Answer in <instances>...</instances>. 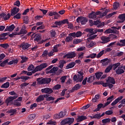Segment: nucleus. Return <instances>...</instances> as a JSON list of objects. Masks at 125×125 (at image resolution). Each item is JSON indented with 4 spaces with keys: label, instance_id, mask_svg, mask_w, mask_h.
<instances>
[{
    "label": "nucleus",
    "instance_id": "obj_9",
    "mask_svg": "<svg viewBox=\"0 0 125 125\" xmlns=\"http://www.w3.org/2000/svg\"><path fill=\"white\" fill-rule=\"evenodd\" d=\"M58 67H53L51 69H50L48 67L46 68L45 71H46V74H52L55 73L58 71Z\"/></svg>",
    "mask_w": 125,
    "mask_h": 125
},
{
    "label": "nucleus",
    "instance_id": "obj_27",
    "mask_svg": "<svg viewBox=\"0 0 125 125\" xmlns=\"http://www.w3.org/2000/svg\"><path fill=\"white\" fill-rule=\"evenodd\" d=\"M117 45L120 47L125 46V39L120 40V42L117 43Z\"/></svg>",
    "mask_w": 125,
    "mask_h": 125
},
{
    "label": "nucleus",
    "instance_id": "obj_18",
    "mask_svg": "<svg viewBox=\"0 0 125 125\" xmlns=\"http://www.w3.org/2000/svg\"><path fill=\"white\" fill-rule=\"evenodd\" d=\"M96 79V77L94 74H91L90 77L87 79V82L88 83H92Z\"/></svg>",
    "mask_w": 125,
    "mask_h": 125
},
{
    "label": "nucleus",
    "instance_id": "obj_34",
    "mask_svg": "<svg viewBox=\"0 0 125 125\" xmlns=\"http://www.w3.org/2000/svg\"><path fill=\"white\" fill-rule=\"evenodd\" d=\"M8 61H9V59L5 60L4 62L0 63V66L2 67H4L5 65L7 64Z\"/></svg>",
    "mask_w": 125,
    "mask_h": 125
},
{
    "label": "nucleus",
    "instance_id": "obj_50",
    "mask_svg": "<svg viewBox=\"0 0 125 125\" xmlns=\"http://www.w3.org/2000/svg\"><path fill=\"white\" fill-rule=\"evenodd\" d=\"M116 14H117V12H116L111 13L109 14L108 15H106V18L109 19V18L112 17L113 16L116 15Z\"/></svg>",
    "mask_w": 125,
    "mask_h": 125
},
{
    "label": "nucleus",
    "instance_id": "obj_32",
    "mask_svg": "<svg viewBox=\"0 0 125 125\" xmlns=\"http://www.w3.org/2000/svg\"><path fill=\"white\" fill-rule=\"evenodd\" d=\"M43 100H44V98L42 95H40L36 99V101L37 103H40L41 102L43 101Z\"/></svg>",
    "mask_w": 125,
    "mask_h": 125
},
{
    "label": "nucleus",
    "instance_id": "obj_41",
    "mask_svg": "<svg viewBox=\"0 0 125 125\" xmlns=\"http://www.w3.org/2000/svg\"><path fill=\"white\" fill-rule=\"evenodd\" d=\"M7 28H8L9 32H12L16 28V26L14 24H12L11 25L7 26Z\"/></svg>",
    "mask_w": 125,
    "mask_h": 125
},
{
    "label": "nucleus",
    "instance_id": "obj_6",
    "mask_svg": "<svg viewBox=\"0 0 125 125\" xmlns=\"http://www.w3.org/2000/svg\"><path fill=\"white\" fill-rule=\"evenodd\" d=\"M66 112L61 111L59 114H56L54 115V119H61L66 116Z\"/></svg>",
    "mask_w": 125,
    "mask_h": 125
},
{
    "label": "nucleus",
    "instance_id": "obj_13",
    "mask_svg": "<svg viewBox=\"0 0 125 125\" xmlns=\"http://www.w3.org/2000/svg\"><path fill=\"white\" fill-rule=\"evenodd\" d=\"M20 11V9L19 8H17V7H15L13 8V9H12L11 10V16H14L16 14L18 13V12Z\"/></svg>",
    "mask_w": 125,
    "mask_h": 125
},
{
    "label": "nucleus",
    "instance_id": "obj_43",
    "mask_svg": "<svg viewBox=\"0 0 125 125\" xmlns=\"http://www.w3.org/2000/svg\"><path fill=\"white\" fill-rule=\"evenodd\" d=\"M112 69V65H109L106 68V69H105V73H107L109 72H110V71H111V70Z\"/></svg>",
    "mask_w": 125,
    "mask_h": 125
},
{
    "label": "nucleus",
    "instance_id": "obj_57",
    "mask_svg": "<svg viewBox=\"0 0 125 125\" xmlns=\"http://www.w3.org/2000/svg\"><path fill=\"white\" fill-rule=\"evenodd\" d=\"M14 5L15 6H18V7H20L21 5V2L19 0H17L14 3Z\"/></svg>",
    "mask_w": 125,
    "mask_h": 125
},
{
    "label": "nucleus",
    "instance_id": "obj_24",
    "mask_svg": "<svg viewBox=\"0 0 125 125\" xmlns=\"http://www.w3.org/2000/svg\"><path fill=\"white\" fill-rule=\"evenodd\" d=\"M17 112V110L16 109H9V110H7L6 113L8 114H10V116H14V115L16 114Z\"/></svg>",
    "mask_w": 125,
    "mask_h": 125
},
{
    "label": "nucleus",
    "instance_id": "obj_47",
    "mask_svg": "<svg viewBox=\"0 0 125 125\" xmlns=\"http://www.w3.org/2000/svg\"><path fill=\"white\" fill-rule=\"evenodd\" d=\"M50 34L51 37L52 38H54L56 36V32H55V30L54 29H52L50 31Z\"/></svg>",
    "mask_w": 125,
    "mask_h": 125
},
{
    "label": "nucleus",
    "instance_id": "obj_4",
    "mask_svg": "<svg viewBox=\"0 0 125 125\" xmlns=\"http://www.w3.org/2000/svg\"><path fill=\"white\" fill-rule=\"evenodd\" d=\"M75 121V118H67L63 119L61 122V125H71L74 121Z\"/></svg>",
    "mask_w": 125,
    "mask_h": 125
},
{
    "label": "nucleus",
    "instance_id": "obj_29",
    "mask_svg": "<svg viewBox=\"0 0 125 125\" xmlns=\"http://www.w3.org/2000/svg\"><path fill=\"white\" fill-rule=\"evenodd\" d=\"M20 58H21V59L22 60L20 62L21 63V64H23V63L26 62L28 61V60L29 59L28 58H27L26 57H24L23 56H20Z\"/></svg>",
    "mask_w": 125,
    "mask_h": 125
},
{
    "label": "nucleus",
    "instance_id": "obj_51",
    "mask_svg": "<svg viewBox=\"0 0 125 125\" xmlns=\"http://www.w3.org/2000/svg\"><path fill=\"white\" fill-rule=\"evenodd\" d=\"M104 50H103L102 51H101L99 54L97 55L96 58H100L104 55Z\"/></svg>",
    "mask_w": 125,
    "mask_h": 125
},
{
    "label": "nucleus",
    "instance_id": "obj_48",
    "mask_svg": "<svg viewBox=\"0 0 125 125\" xmlns=\"http://www.w3.org/2000/svg\"><path fill=\"white\" fill-rule=\"evenodd\" d=\"M72 41H73V37H72V36H69V37H66L65 39V41L67 42H71Z\"/></svg>",
    "mask_w": 125,
    "mask_h": 125
},
{
    "label": "nucleus",
    "instance_id": "obj_54",
    "mask_svg": "<svg viewBox=\"0 0 125 125\" xmlns=\"http://www.w3.org/2000/svg\"><path fill=\"white\" fill-rule=\"evenodd\" d=\"M61 88V85L56 84L55 86L53 87V90H58Z\"/></svg>",
    "mask_w": 125,
    "mask_h": 125
},
{
    "label": "nucleus",
    "instance_id": "obj_20",
    "mask_svg": "<svg viewBox=\"0 0 125 125\" xmlns=\"http://www.w3.org/2000/svg\"><path fill=\"white\" fill-rule=\"evenodd\" d=\"M34 41H37V42H39L42 40V37L40 34H36L34 36Z\"/></svg>",
    "mask_w": 125,
    "mask_h": 125
},
{
    "label": "nucleus",
    "instance_id": "obj_45",
    "mask_svg": "<svg viewBox=\"0 0 125 125\" xmlns=\"http://www.w3.org/2000/svg\"><path fill=\"white\" fill-rule=\"evenodd\" d=\"M113 6L114 10H117L118 8L120 7V3L117 2H115Z\"/></svg>",
    "mask_w": 125,
    "mask_h": 125
},
{
    "label": "nucleus",
    "instance_id": "obj_58",
    "mask_svg": "<svg viewBox=\"0 0 125 125\" xmlns=\"http://www.w3.org/2000/svg\"><path fill=\"white\" fill-rule=\"evenodd\" d=\"M14 105L19 107L21 106V103L20 102L15 101L14 102Z\"/></svg>",
    "mask_w": 125,
    "mask_h": 125
},
{
    "label": "nucleus",
    "instance_id": "obj_21",
    "mask_svg": "<svg viewBox=\"0 0 125 125\" xmlns=\"http://www.w3.org/2000/svg\"><path fill=\"white\" fill-rule=\"evenodd\" d=\"M106 83H110L112 84H116V82L115 80L113 78H111V77H109L108 78V80H106Z\"/></svg>",
    "mask_w": 125,
    "mask_h": 125
},
{
    "label": "nucleus",
    "instance_id": "obj_1",
    "mask_svg": "<svg viewBox=\"0 0 125 125\" xmlns=\"http://www.w3.org/2000/svg\"><path fill=\"white\" fill-rule=\"evenodd\" d=\"M48 66V64L46 63H43L40 65H37L35 69L32 72H27V76H32V74L35 73L36 72L41 71L43 70V68H46Z\"/></svg>",
    "mask_w": 125,
    "mask_h": 125
},
{
    "label": "nucleus",
    "instance_id": "obj_16",
    "mask_svg": "<svg viewBox=\"0 0 125 125\" xmlns=\"http://www.w3.org/2000/svg\"><path fill=\"white\" fill-rule=\"evenodd\" d=\"M101 39L102 41V42H101V43L103 44L107 43L110 41L109 37H106L105 36H102Z\"/></svg>",
    "mask_w": 125,
    "mask_h": 125
},
{
    "label": "nucleus",
    "instance_id": "obj_22",
    "mask_svg": "<svg viewBox=\"0 0 125 125\" xmlns=\"http://www.w3.org/2000/svg\"><path fill=\"white\" fill-rule=\"evenodd\" d=\"M23 28L20 30V32L18 33V36H20L22 34H26L27 33V31L25 29L26 27H23Z\"/></svg>",
    "mask_w": 125,
    "mask_h": 125
},
{
    "label": "nucleus",
    "instance_id": "obj_23",
    "mask_svg": "<svg viewBox=\"0 0 125 125\" xmlns=\"http://www.w3.org/2000/svg\"><path fill=\"white\" fill-rule=\"evenodd\" d=\"M76 65V63L74 62H70L67 65H66L65 69H68L70 68H73Z\"/></svg>",
    "mask_w": 125,
    "mask_h": 125
},
{
    "label": "nucleus",
    "instance_id": "obj_30",
    "mask_svg": "<svg viewBox=\"0 0 125 125\" xmlns=\"http://www.w3.org/2000/svg\"><path fill=\"white\" fill-rule=\"evenodd\" d=\"M115 72H116V74L119 75H121L124 73L125 70L124 69H120L118 68V69H116Z\"/></svg>",
    "mask_w": 125,
    "mask_h": 125
},
{
    "label": "nucleus",
    "instance_id": "obj_11",
    "mask_svg": "<svg viewBox=\"0 0 125 125\" xmlns=\"http://www.w3.org/2000/svg\"><path fill=\"white\" fill-rule=\"evenodd\" d=\"M69 36H72L73 38H78L82 36V33L81 31H78L77 33H69Z\"/></svg>",
    "mask_w": 125,
    "mask_h": 125
},
{
    "label": "nucleus",
    "instance_id": "obj_44",
    "mask_svg": "<svg viewBox=\"0 0 125 125\" xmlns=\"http://www.w3.org/2000/svg\"><path fill=\"white\" fill-rule=\"evenodd\" d=\"M82 40L81 39H75L73 40V44H77L80 43L82 42Z\"/></svg>",
    "mask_w": 125,
    "mask_h": 125
},
{
    "label": "nucleus",
    "instance_id": "obj_46",
    "mask_svg": "<svg viewBox=\"0 0 125 125\" xmlns=\"http://www.w3.org/2000/svg\"><path fill=\"white\" fill-rule=\"evenodd\" d=\"M81 87V85L80 84V83H78L75 84V85L73 87L74 90L77 91L79 90V89Z\"/></svg>",
    "mask_w": 125,
    "mask_h": 125
},
{
    "label": "nucleus",
    "instance_id": "obj_56",
    "mask_svg": "<svg viewBox=\"0 0 125 125\" xmlns=\"http://www.w3.org/2000/svg\"><path fill=\"white\" fill-rule=\"evenodd\" d=\"M67 77L66 76H63L61 78V81L62 83H64L66 80Z\"/></svg>",
    "mask_w": 125,
    "mask_h": 125
},
{
    "label": "nucleus",
    "instance_id": "obj_40",
    "mask_svg": "<svg viewBox=\"0 0 125 125\" xmlns=\"http://www.w3.org/2000/svg\"><path fill=\"white\" fill-rule=\"evenodd\" d=\"M121 64L120 62H117L116 63L113 64L112 65V68L113 70H115L117 68H118Z\"/></svg>",
    "mask_w": 125,
    "mask_h": 125
},
{
    "label": "nucleus",
    "instance_id": "obj_2",
    "mask_svg": "<svg viewBox=\"0 0 125 125\" xmlns=\"http://www.w3.org/2000/svg\"><path fill=\"white\" fill-rule=\"evenodd\" d=\"M37 84L42 85V84H48L52 81L51 78H39L37 79Z\"/></svg>",
    "mask_w": 125,
    "mask_h": 125
},
{
    "label": "nucleus",
    "instance_id": "obj_37",
    "mask_svg": "<svg viewBox=\"0 0 125 125\" xmlns=\"http://www.w3.org/2000/svg\"><path fill=\"white\" fill-rule=\"evenodd\" d=\"M35 67L34 65L33 64H30L29 65L28 68H27V71H34L35 69Z\"/></svg>",
    "mask_w": 125,
    "mask_h": 125
},
{
    "label": "nucleus",
    "instance_id": "obj_31",
    "mask_svg": "<svg viewBox=\"0 0 125 125\" xmlns=\"http://www.w3.org/2000/svg\"><path fill=\"white\" fill-rule=\"evenodd\" d=\"M95 78H96V79L97 80H99L100 78L102 76V75H103V73L102 72H98L97 73H96L95 74Z\"/></svg>",
    "mask_w": 125,
    "mask_h": 125
},
{
    "label": "nucleus",
    "instance_id": "obj_3",
    "mask_svg": "<svg viewBox=\"0 0 125 125\" xmlns=\"http://www.w3.org/2000/svg\"><path fill=\"white\" fill-rule=\"evenodd\" d=\"M121 28V26H113L111 27V28L112 29H106L105 31V32L106 33H115L116 35H118L119 34V31L117 30H120V28Z\"/></svg>",
    "mask_w": 125,
    "mask_h": 125
},
{
    "label": "nucleus",
    "instance_id": "obj_55",
    "mask_svg": "<svg viewBox=\"0 0 125 125\" xmlns=\"http://www.w3.org/2000/svg\"><path fill=\"white\" fill-rule=\"evenodd\" d=\"M56 122H55V121H53L52 120H50L47 123V125H56Z\"/></svg>",
    "mask_w": 125,
    "mask_h": 125
},
{
    "label": "nucleus",
    "instance_id": "obj_10",
    "mask_svg": "<svg viewBox=\"0 0 125 125\" xmlns=\"http://www.w3.org/2000/svg\"><path fill=\"white\" fill-rule=\"evenodd\" d=\"M11 15L10 13H7V14L5 13H2L0 14V18H2L5 21H7L9 19L10 17H11Z\"/></svg>",
    "mask_w": 125,
    "mask_h": 125
},
{
    "label": "nucleus",
    "instance_id": "obj_33",
    "mask_svg": "<svg viewBox=\"0 0 125 125\" xmlns=\"http://www.w3.org/2000/svg\"><path fill=\"white\" fill-rule=\"evenodd\" d=\"M111 122V119L110 118H106L103 119L102 120V122L104 124H106L107 123H109Z\"/></svg>",
    "mask_w": 125,
    "mask_h": 125
},
{
    "label": "nucleus",
    "instance_id": "obj_19",
    "mask_svg": "<svg viewBox=\"0 0 125 125\" xmlns=\"http://www.w3.org/2000/svg\"><path fill=\"white\" fill-rule=\"evenodd\" d=\"M110 61L108 58H106L101 61V63H102L103 66H106L109 63Z\"/></svg>",
    "mask_w": 125,
    "mask_h": 125
},
{
    "label": "nucleus",
    "instance_id": "obj_36",
    "mask_svg": "<svg viewBox=\"0 0 125 125\" xmlns=\"http://www.w3.org/2000/svg\"><path fill=\"white\" fill-rule=\"evenodd\" d=\"M9 87V83L6 82L1 86V88H8Z\"/></svg>",
    "mask_w": 125,
    "mask_h": 125
},
{
    "label": "nucleus",
    "instance_id": "obj_38",
    "mask_svg": "<svg viewBox=\"0 0 125 125\" xmlns=\"http://www.w3.org/2000/svg\"><path fill=\"white\" fill-rule=\"evenodd\" d=\"M21 13H17L16 15L14 16L13 19H17V20H20L21 18Z\"/></svg>",
    "mask_w": 125,
    "mask_h": 125
},
{
    "label": "nucleus",
    "instance_id": "obj_39",
    "mask_svg": "<svg viewBox=\"0 0 125 125\" xmlns=\"http://www.w3.org/2000/svg\"><path fill=\"white\" fill-rule=\"evenodd\" d=\"M29 17L25 16L23 18V23L24 24H29Z\"/></svg>",
    "mask_w": 125,
    "mask_h": 125
},
{
    "label": "nucleus",
    "instance_id": "obj_26",
    "mask_svg": "<svg viewBox=\"0 0 125 125\" xmlns=\"http://www.w3.org/2000/svg\"><path fill=\"white\" fill-rule=\"evenodd\" d=\"M87 119V117L86 116H84L83 115L79 116L78 118H77V122H80L83 121Z\"/></svg>",
    "mask_w": 125,
    "mask_h": 125
},
{
    "label": "nucleus",
    "instance_id": "obj_59",
    "mask_svg": "<svg viewBox=\"0 0 125 125\" xmlns=\"http://www.w3.org/2000/svg\"><path fill=\"white\" fill-rule=\"evenodd\" d=\"M84 57V53H81L79 54L78 55V59L82 60L83 58Z\"/></svg>",
    "mask_w": 125,
    "mask_h": 125
},
{
    "label": "nucleus",
    "instance_id": "obj_5",
    "mask_svg": "<svg viewBox=\"0 0 125 125\" xmlns=\"http://www.w3.org/2000/svg\"><path fill=\"white\" fill-rule=\"evenodd\" d=\"M88 21V20L87 18H84L83 17H79L77 19V23H80L81 22V23L82 25L86 24Z\"/></svg>",
    "mask_w": 125,
    "mask_h": 125
},
{
    "label": "nucleus",
    "instance_id": "obj_60",
    "mask_svg": "<svg viewBox=\"0 0 125 125\" xmlns=\"http://www.w3.org/2000/svg\"><path fill=\"white\" fill-rule=\"evenodd\" d=\"M113 113L112 110H107L105 111V114L107 115H111L113 114Z\"/></svg>",
    "mask_w": 125,
    "mask_h": 125
},
{
    "label": "nucleus",
    "instance_id": "obj_8",
    "mask_svg": "<svg viewBox=\"0 0 125 125\" xmlns=\"http://www.w3.org/2000/svg\"><path fill=\"white\" fill-rule=\"evenodd\" d=\"M17 97V96H14L13 97L10 96L7 98L5 100V103L7 104V105L12 104L13 101L16 100Z\"/></svg>",
    "mask_w": 125,
    "mask_h": 125
},
{
    "label": "nucleus",
    "instance_id": "obj_61",
    "mask_svg": "<svg viewBox=\"0 0 125 125\" xmlns=\"http://www.w3.org/2000/svg\"><path fill=\"white\" fill-rule=\"evenodd\" d=\"M37 106V104L36 103H34L33 104L30 105V109H33L34 108H36Z\"/></svg>",
    "mask_w": 125,
    "mask_h": 125
},
{
    "label": "nucleus",
    "instance_id": "obj_52",
    "mask_svg": "<svg viewBox=\"0 0 125 125\" xmlns=\"http://www.w3.org/2000/svg\"><path fill=\"white\" fill-rule=\"evenodd\" d=\"M59 46H60V44H57L54 46V49H53V51H54V52H58V48H59Z\"/></svg>",
    "mask_w": 125,
    "mask_h": 125
},
{
    "label": "nucleus",
    "instance_id": "obj_28",
    "mask_svg": "<svg viewBox=\"0 0 125 125\" xmlns=\"http://www.w3.org/2000/svg\"><path fill=\"white\" fill-rule=\"evenodd\" d=\"M48 14H49V16H58V17H60V15L58 14V12H54V11H49V12H48Z\"/></svg>",
    "mask_w": 125,
    "mask_h": 125
},
{
    "label": "nucleus",
    "instance_id": "obj_12",
    "mask_svg": "<svg viewBox=\"0 0 125 125\" xmlns=\"http://www.w3.org/2000/svg\"><path fill=\"white\" fill-rule=\"evenodd\" d=\"M42 93H45V94H50L53 92V90L52 88L46 87L41 90Z\"/></svg>",
    "mask_w": 125,
    "mask_h": 125
},
{
    "label": "nucleus",
    "instance_id": "obj_53",
    "mask_svg": "<svg viewBox=\"0 0 125 125\" xmlns=\"http://www.w3.org/2000/svg\"><path fill=\"white\" fill-rule=\"evenodd\" d=\"M0 46L3 48L6 49L9 47V45L8 43H4V44H1L0 45Z\"/></svg>",
    "mask_w": 125,
    "mask_h": 125
},
{
    "label": "nucleus",
    "instance_id": "obj_7",
    "mask_svg": "<svg viewBox=\"0 0 125 125\" xmlns=\"http://www.w3.org/2000/svg\"><path fill=\"white\" fill-rule=\"evenodd\" d=\"M76 56V54L75 52H71L70 53H68V54H66L63 56V59H73V58H75Z\"/></svg>",
    "mask_w": 125,
    "mask_h": 125
},
{
    "label": "nucleus",
    "instance_id": "obj_42",
    "mask_svg": "<svg viewBox=\"0 0 125 125\" xmlns=\"http://www.w3.org/2000/svg\"><path fill=\"white\" fill-rule=\"evenodd\" d=\"M36 116V114H30L28 116V119L30 121H32L35 119Z\"/></svg>",
    "mask_w": 125,
    "mask_h": 125
},
{
    "label": "nucleus",
    "instance_id": "obj_14",
    "mask_svg": "<svg viewBox=\"0 0 125 125\" xmlns=\"http://www.w3.org/2000/svg\"><path fill=\"white\" fill-rule=\"evenodd\" d=\"M31 46V44L26 43L25 42H22L21 44L20 45V47L21 48H22L23 50L27 49L29 48Z\"/></svg>",
    "mask_w": 125,
    "mask_h": 125
},
{
    "label": "nucleus",
    "instance_id": "obj_62",
    "mask_svg": "<svg viewBox=\"0 0 125 125\" xmlns=\"http://www.w3.org/2000/svg\"><path fill=\"white\" fill-rule=\"evenodd\" d=\"M18 32H14L12 34H10L9 35V36L10 38H13L15 36H18Z\"/></svg>",
    "mask_w": 125,
    "mask_h": 125
},
{
    "label": "nucleus",
    "instance_id": "obj_25",
    "mask_svg": "<svg viewBox=\"0 0 125 125\" xmlns=\"http://www.w3.org/2000/svg\"><path fill=\"white\" fill-rule=\"evenodd\" d=\"M89 18L94 20L97 19V18H96V16L95 14V12L94 11L91 12V13H90V14H89Z\"/></svg>",
    "mask_w": 125,
    "mask_h": 125
},
{
    "label": "nucleus",
    "instance_id": "obj_15",
    "mask_svg": "<svg viewBox=\"0 0 125 125\" xmlns=\"http://www.w3.org/2000/svg\"><path fill=\"white\" fill-rule=\"evenodd\" d=\"M118 18L120 19V20L121 21H117V23H122L124 22L125 21V13L119 15V16H118Z\"/></svg>",
    "mask_w": 125,
    "mask_h": 125
},
{
    "label": "nucleus",
    "instance_id": "obj_64",
    "mask_svg": "<svg viewBox=\"0 0 125 125\" xmlns=\"http://www.w3.org/2000/svg\"><path fill=\"white\" fill-rule=\"evenodd\" d=\"M54 24H56V26H61L62 24L61 21H56L55 22Z\"/></svg>",
    "mask_w": 125,
    "mask_h": 125
},
{
    "label": "nucleus",
    "instance_id": "obj_63",
    "mask_svg": "<svg viewBox=\"0 0 125 125\" xmlns=\"http://www.w3.org/2000/svg\"><path fill=\"white\" fill-rule=\"evenodd\" d=\"M55 100V98L52 97L51 96L48 97L47 98H46V101H54Z\"/></svg>",
    "mask_w": 125,
    "mask_h": 125
},
{
    "label": "nucleus",
    "instance_id": "obj_35",
    "mask_svg": "<svg viewBox=\"0 0 125 125\" xmlns=\"http://www.w3.org/2000/svg\"><path fill=\"white\" fill-rule=\"evenodd\" d=\"M94 29L93 28L89 29V28H86L85 29V31L86 32H89L92 35H94L95 34V32L93 31Z\"/></svg>",
    "mask_w": 125,
    "mask_h": 125
},
{
    "label": "nucleus",
    "instance_id": "obj_49",
    "mask_svg": "<svg viewBox=\"0 0 125 125\" xmlns=\"http://www.w3.org/2000/svg\"><path fill=\"white\" fill-rule=\"evenodd\" d=\"M100 98V95L97 94L95 96V98L92 99V102L95 103L96 102V100L99 99Z\"/></svg>",
    "mask_w": 125,
    "mask_h": 125
},
{
    "label": "nucleus",
    "instance_id": "obj_17",
    "mask_svg": "<svg viewBox=\"0 0 125 125\" xmlns=\"http://www.w3.org/2000/svg\"><path fill=\"white\" fill-rule=\"evenodd\" d=\"M104 22H101L98 20L94 21V25H97L98 28H100L104 26Z\"/></svg>",
    "mask_w": 125,
    "mask_h": 125
}]
</instances>
